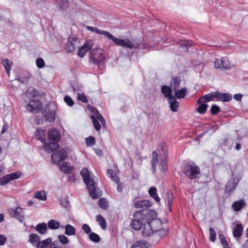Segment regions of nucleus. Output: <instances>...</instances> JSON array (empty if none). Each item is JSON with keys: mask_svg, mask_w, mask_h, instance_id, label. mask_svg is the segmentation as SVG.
I'll list each match as a JSON object with an SVG mask.
<instances>
[{"mask_svg": "<svg viewBox=\"0 0 248 248\" xmlns=\"http://www.w3.org/2000/svg\"><path fill=\"white\" fill-rule=\"evenodd\" d=\"M155 211L151 210L138 211L134 214V219L131 220L130 226L135 230H140L146 221L153 219Z\"/></svg>", "mask_w": 248, "mask_h": 248, "instance_id": "obj_1", "label": "nucleus"}, {"mask_svg": "<svg viewBox=\"0 0 248 248\" xmlns=\"http://www.w3.org/2000/svg\"><path fill=\"white\" fill-rule=\"evenodd\" d=\"M161 150L162 151L163 155L160 153L159 157L158 154L155 151L152 153V158L151 160L152 170L154 173L156 172V166L158 163V167L161 172H165L168 170V163L166 160L167 148L165 144H162Z\"/></svg>", "mask_w": 248, "mask_h": 248, "instance_id": "obj_2", "label": "nucleus"}, {"mask_svg": "<svg viewBox=\"0 0 248 248\" xmlns=\"http://www.w3.org/2000/svg\"><path fill=\"white\" fill-rule=\"evenodd\" d=\"M87 29L93 32H94L98 34L104 35L108 38L116 45L123 47L131 49L134 47L133 42L128 38L122 39L114 37L112 34L108 31H102L98 28L91 26H88Z\"/></svg>", "mask_w": 248, "mask_h": 248, "instance_id": "obj_3", "label": "nucleus"}, {"mask_svg": "<svg viewBox=\"0 0 248 248\" xmlns=\"http://www.w3.org/2000/svg\"><path fill=\"white\" fill-rule=\"evenodd\" d=\"M183 172L190 180L196 179L201 173L200 168L194 163H188L183 168Z\"/></svg>", "mask_w": 248, "mask_h": 248, "instance_id": "obj_4", "label": "nucleus"}, {"mask_svg": "<svg viewBox=\"0 0 248 248\" xmlns=\"http://www.w3.org/2000/svg\"><path fill=\"white\" fill-rule=\"evenodd\" d=\"M90 62L100 67L105 61V56L100 48H96L91 50L89 53Z\"/></svg>", "mask_w": 248, "mask_h": 248, "instance_id": "obj_5", "label": "nucleus"}, {"mask_svg": "<svg viewBox=\"0 0 248 248\" xmlns=\"http://www.w3.org/2000/svg\"><path fill=\"white\" fill-rule=\"evenodd\" d=\"M155 214L154 217L153 219L149 220V223L152 227V229L154 233L158 231L161 227L164 226H166L168 222V220L166 218L164 219L163 222L159 218H155Z\"/></svg>", "mask_w": 248, "mask_h": 248, "instance_id": "obj_6", "label": "nucleus"}, {"mask_svg": "<svg viewBox=\"0 0 248 248\" xmlns=\"http://www.w3.org/2000/svg\"><path fill=\"white\" fill-rule=\"evenodd\" d=\"M8 213L11 217L17 219L20 222L24 219V214L21 207L17 206L15 208H11L8 210Z\"/></svg>", "mask_w": 248, "mask_h": 248, "instance_id": "obj_7", "label": "nucleus"}, {"mask_svg": "<svg viewBox=\"0 0 248 248\" xmlns=\"http://www.w3.org/2000/svg\"><path fill=\"white\" fill-rule=\"evenodd\" d=\"M93 42L92 40H87L85 42L84 44L81 47H79L78 52V55L81 58L84 57L86 54L87 52L91 49Z\"/></svg>", "mask_w": 248, "mask_h": 248, "instance_id": "obj_8", "label": "nucleus"}, {"mask_svg": "<svg viewBox=\"0 0 248 248\" xmlns=\"http://www.w3.org/2000/svg\"><path fill=\"white\" fill-rule=\"evenodd\" d=\"M79 42L78 39L77 38L70 36L67 40V43L65 44L64 49L67 53L73 52L76 46L78 45Z\"/></svg>", "mask_w": 248, "mask_h": 248, "instance_id": "obj_9", "label": "nucleus"}, {"mask_svg": "<svg viewBox=\"0 0 248 248\" xmlns=\"http://www.w3.org/2000/svg\"><path fill=\"white\" fill-rule=\"evenodd\" d=\"M48 138L49 142L58 143L61 138L60 132L55 128H52L48 130Z\"/></svg>", "mask_w": 248, "mask_h": 248, "instance_id": "obj_10", "label": "nucleus"}, {"mask_svg": "<svg viewBox=\"0 0 248 248\" xmlns=\"http://www.w3.org/2000/svg\"><path fill=\"white\" fill-rule=\"evenodd\" d=\"M42 106V102L37 99H33L30 101L27 106V108L30 111L38 112Z\"/></svg>", "mask_w": 248, "mask_h": 248, "instance_id": "obj_11", "label": "nucleus"}, {"mask_svg": "<svg viewBox=\"0 0 248 248\" xmlns=\"http://www.w3.org/2000/svg\"><path fill=\"white\" fill-rule=\"evenodd\" d=\"M153 204L152 202L148 200L137 201L134 202V206L137 208H142V210H148L147 208Z\"/></svg>", "mask_w": 248, "mask_h": 248, "instance_id": "obj_12", "label": "nucleus"}, {"mask_svg": "<svg viewBox=\"0 0 248 248\" xmlns=\"http://www.w3.org/2000/svg\"><path fill=\"white\" fill-rule=\"evenodd\" d=\"M216 95L217 92L202 95L199 98L197 102L199 103L201 102H204L206 103L210 101H214L215 98L217 99V96Z\"/></svg>", "mask_w": 248, "mask_h": 248, "instance_id": "obj_13", "label": "nucleus"}, {"mask_svg": "<svg viewBox=\"0 0 248 248\" xmlns=\"http://www.w3.org/2000/svg\"><path fill=\"white\" fill-rule=\"evenodd\" d=\"M43 114L46 121L52 122L55 119V112L54 111H50L48 108H45Z\"/></svg>", "mask_w": 248, "mask_h": 248, "instance_id": "obj_14", "label": "nucleus"}, {"mask_svg": "<svg viewBox=\"0 0 248 248\" xmlns=\"http://www.w3.org/2000/svg\"><path fill=\"white\" fill-rule=\"evenodd\" d=\"M246 205V203L243 199L235 201L232 205V209L235 212H238Z\"/></svg>", "mask_w": 248, "mask_h": 248, "instance_id": "obj_15", "label": "nucleus"}, {"mask_svg": "<svg viewBox=\"0 0 248 248\" xmlns=\"http://www.w3.org/2000/svg\"><path fill=\"white\" fill-rule=\"evenodd\" d=\"M154 233L151 226L149 221H146L143 225V228L142 231V234L145 237L150 236Z\"/></svg>", "mask_w": 248, "mask_h": 248, "instance_id": "obj_16", "label": "nucleus"}, {"mask_svg": "<svg viewBox=\"0 0 248 248\" xmlns=\"http://www.w3.org/2000/svg\"><path fill=\"white\" fill-rule=\"evenodd\" d=\"M217 100L222 102H229L232 99V95L228 93H221L217 92Z\"/></svg>", "mask_w": 248, "mask_h": 248, "instance_id": "obj_17", "label": "nucleus"}, {"mask_svg": "<svg viewBox=\"0 0 248 248\" xmlns=\"http://www.w3.org/2000/svg\"><path fill=\"white\" fill-rule=\"evenodd\" d=\"M35 136L37 139L40 140L42 142L46 141V131L42 129V127H39L36 130Z\"/></svg>", "mask_w": 248, "mask_h": 248, "instance_id": "obj_18", "label": "nucleus"}, {"mask_svg": "<svg viewBox=\"0 0 248 248\" xmlns=\"http://www.w3.org/2000/svg\"><path fill=\"white\" fill-rule=\"evenodd\" d=\"M59 147L58 143L49 142L45 144L44 148L45 151L48 153L53 152Z\"/></svg>", "mask_w": 248, "mask_h": 248, "instance_id": "obj_19", "label": "nucleus"}, {"mask_svg": "<svg viewBox=\"0 0 248 248\" xmlns=\"http://www.w3.org/2000/svg\"><path fill=\"white\" fill-rule=\"evenodd\" d=\"M161 91L164 94V96L168 98V99L173 98V96L172 95V90L170 87L164 85L161 88Z\"/></svg>", "mask_w": 248, "mask_h": 248, "instance_id": "obj_20", "label": "nucleus"}, {"mask_svg": "<svg viewBox=\"0 0 248 248\" xmlns=\"http://www.w3.org/2000/svg\"><path fill=\"white\" fill-rule=\"evenodd\" d=\"M243 231V228L242 225L241 224H237L233 231L234 237L235 238L240 237L242 234Z\"/></svg>", "mask_w": 248, "mask_h": 248, "instance_id": "obj_21", "label": "nucleus"}, {"mask_svg": "<svg viewBox=\"0 0 248 248\" xmlns=\"http://www.w3.org/2000/svg\"><path fill=\"white\" fill-rule=\"evenodd\" d=\"M199 107L197 108V111L201 114H203L205 113L207 110L208 105L204 102H201L200 103H197Z\"/></svg>", "mask_w": 248, "mask_h": 248, "instance_id": "obj_22", "label": "nucleus"}, {"mask_svg": "<svg viewBox=\"0 0 248 248\" xmlns=\"http://www.w3.org/2000/svg\"><path fill=\"white\" fill-rule=\"evenodd\" d=\"M169 229L167 225L166 226H163L160 229H158V231H156L155 233L160 238H163L167 235Z\"/></svg>", "mask_w": 248, "mask_h": 248, "instance_id": "obj_23", "label": "nucleus"}, {"mask_svg": "<svg viewBox=\"0 0 248 248\" xmlns=\"http://www.w3.org/2000/svg\"><path fill=\"white\" fill-rule=\"evenodd\" d=\"M148 192L150 196L152 197L155 202H160V198L157 194V189L155 187L153 186L150 187Z\"/></svg>", "mask_w": 248, "mask_h": 248, "instance_id": "obj_24", "label": "nucleus"}, {"mask_svg": "<svg viewBox=\"0 0 248 248\" xmlns=\"http://www.w3.org/2000/svg\"><path fill=\"white\" fill-rule=\"evenodd\" d=\"M169 100V103L170 104V108L173 112L177 111L179 108V103L176 99L173 97V98Z\"/></svg>", "mask_w": 248, "mask_h": 248, "instance_id": "obj_25", "label": "nucleus"}, {"mask_svg": "<svg viewBox=\"0 0 248 248\" xmlns=\"http://www.w3.org/2000/svg\"><path fill=\"white\" fill-rule=\"evenodd\" d=\"M96 221L98 223L102 229H106L107 225L106 220L101 215H99L96 216Z\"/></svg>", "mask_w": 248, "mask_h": 248, "instance_id": "obj_26", "label": "nucleus"}, {"mask_svg": "<svg viewBox=\"0 0 248 248\" xmlns=\"http://www.w3.org/2000/svg\"><path fill=\"white\" fill-rule=\"evenodd\" d=\"M64 233L67 235H74L76 234V231L73 226L67 224L65 227Z\"/></svg>", "mask_w": 248, "mask_h": 248, "instance_id": "obj_27", "label": "nucleus"}, {"mask_svg": "<svg viewBox=\"0 0 248 248\" xmlns=\"http://www.w3.org/2000/svg\"><path fill=\"white\" fill-rule=\"evenodd\" d=\"M181 77H176L173 79L171 87L174 91H177L179 90L181 82Z\"/></svg>", "mask_w": 248, "mask_h": 248, "instance_id": "obj_28", "label": "nucleus"}, {"mask_svg": "<svg viewBox=\"0 0 248 248\" xmlns=\"http://www.w3.org/2000/svg\"><path fill=\"white\" fill-rule=\"evenodd\" d=\"M51 243V239L49 238L42 241H39L36 246V248H45Z\"/></svg>", "mask_w": 248, "mask_h": 248, "instance_id": "obj_29", "label": "nucleus"}, {"mask_svg": "<svg viewBox=\"0 0 248 248\" xmlns=\"http://www.w3.org/2000/svg\"><path fill=\"white\" fill-rule=\"evenodd\" d=\"M107 175L108 177H109L112 181L115 182L116 183L118 184L119 182V178L117 176L116 173L114 170L111 169H108L107 170Z\"/></svg>", "mask_w": 248, "mask_h": 248, "instance_id": "obj_30", "label": "nucleus"}, {"mask_svg": "<svg viewBox=\"0 0 248 248\" xmlns=\"http://www.w3.org/2000/svg\"><path fill=\"white\" fill-rule=\"evenodd\" d=\"M12 62H11L8 59H5L2 62V64L4 68H5V70L7 73V74L9 76L10 72L11 69V67L12 66Z\"/></svg>", "mask_w": 248, "mask_h": 248, "instance_id": "obj_31", "label": "nucleus"}, {"mask_svg": "<svg viewBox=\"0 0 248 248\" xmlns=\"http://www.w3.org/2000/svg\"><path fill=\"white\" fill-rule=\"evenodd\" d=\"M34 197L42 201H46L47 199L46 194L45 191L43 190L35 192L34 194Z\"/></svg>", "mask_w": 248, "mask_h": 248, "instance_id": "obj_32", "label": "nucleus"}, {"mask_svg": "<svg viewBox=\"0 0 248 248\" xmlns=\"http://www.w3.org/2000/svg\"><path fill=\"white\" fill-rule=\"evenodd\" d=\"M80 174L82 177L84 182H86V181L90 178V171L87 168H83L81 170Z\"/></svg>", "mask_w": 248, "mask_h": 248, "instance_id": "obj_33", "label": "nucleus"}, {"mask_svg": "<svg viewBox=\"0 0 248 248\" xmlns=\"http://www.w3.org/2000/svg\"><path fill=\"white\" fill-rule=\"evenodd\" d=\"M66 163H63L60 166V170L65 173L69 174L73 170V168L71 167L67 166Z\"/></svg>", "mask_w": 248, "mask_h": 248, "instance_id": "obj_34", "label": "nucleus"}, {"mask_svg": "<svg viewBox=\"0 0 248 248\" xmlns=\"http://www.w3.org/2000/svg\"><path fill=\"white\" fill-rule=\"evenodd\" d=\"M90 118L93 121V126L95 129L97 131H99L101 128V125L99 123L98 120L94 115H91Z\"/></svg>", "mask_w": 248, "mask_h": 248, "instance_id": "obj_35", "label": "nucleus"}, {"mask_svg": "<svg viewBox=\"0 0 248 248\" xmlns=\"http://www.w3.org/2000/svg\"><path fill=\"white\" fill-rule=\"evenodd\" d=\"M46 229L47 226L45 223H39L36 227V230L42 234L45 233Z\"/></svg>", "mask_w": 248, "mask_h": 248, "instance_id": "obj_36", "label": "nucleus"}, {"mask_svg": "<svg viewBox=\"0 0 248 248\" xmlns=\"http://www.w3.org/2000/svg\"><path fill=\"white\" fill-rule=\"evenodd\" d=\"M173 195L172 192H169L167 194V200L168 204V207L170 211L172 210V205L173 203Z\"/></svg>", "mask_w": 248, "mask_h": 248, "instance_id": "obj_37", "label": "nucleus"}, {"mask_svg": "<svg viewBox=\"0 0 248 248\" xmlns=\"http://www.w3.org/2000/svg\"><path fill=\"white\" fill-rule=\"evenodd\" d=\"M48 227L49 229L56 230L59 228L60 223L54 219H51L48 222Z\"/></svg>", "mask_w": 248, "mask_h": 248, "instance_id": "obj_38", "label": "nucleus"}, {"mask_svg": "<svg viewBox=\"0 0 248 248\" xmlns=\"http://www.w3.org/2000/svg\"><path fill=\"white\" fill-rule=\"evenodd\" d=\"M147 243L143 241H137L135 242L131 248H147Z\"/></svg>", "mask_w": 248, "mask_h": 248, "instance_id": "obj_39", "label": "nucleus"}, {"mask_svg": "<svg viewBox=\"0 0 248 248\" xmlns=\"http://www.w3.org/2000/svg\"><path fill=\"white\" fill-rule=\"evenodd\" d=\"M52 161L55 164L60 163L62 162V159L59 155V153L57 152L53 153L51 155Z\"/></svg>", "mask_w": 248, "mask_h": 248, "instance_id": "obj_40", "label": "nucleus"}, {"mask_svg": "<svg viewBox=\"0 0 248 248\" xmlns=\"http://www.w3.org/2000/svg\"><path fill=\"white\" fill-rule=\"evenodd\" d=\"M175 92V95L178 99L183 98L186 95V89L185 88H183L179 91L178 90Z\"/></svg>", "mask_w": 248, "mask_h": 248, "instance_id": "obj_41", "label": "nucleus"}, {"mask_svg": "<svg viewBox=\"0 0 248 248\" xmlns=\"http://www.w3.org/2000/svg\"><path fill=\"white\" fill-rule=\"evenodd\" d=\"M232 67V64L229 60L226 57L222 58V69H228Z\"/></svg>", "mask_w": 248, "mask_h": 248, "instance_id": "obj_42", "label": "nucleus"}, {"mask_svg": "<svg viewBox=\"0 0 248 248\" xmlns=\"http://www.w3.org/2000/svg\"><path fill=\"white\" fill-rule=\"evenodd\" d=\"M218 237L221 244L223 246V248H230L225 236L223 234L220 233L218 234Z\"/></svg>", "mask_w": 248, "mask_h": 248, "instance_id": "obj_43", "label": "nucleus"}, {"mask_svg": "<svg viewBox=\"0 0 248 248\" xmlns=\"http://www.w3.org/2000/svg\"><path fill=\"white\" fill-rule=\"evenodd\" d=\"M99 207L103 209H106L108 206V203L105 198H100L98 201Z\"/></svg>", "mask_w": 248, "mask_h": 248, "instance_id": "obj_44", "label": "nucleus"}, {"mask_svg": "<svg viewBox=\"0 0 248 248\" xmlns=\"http://www.w3.org/2000/svg\"><path fill=\"white\" fill-rule=\"evenodd\" d=\"M89 237L91 241L95 243L98 242L100 240L99 235L95 232H91L89 234Z\"/></svg>", "mask_w": 248, "mask_h": 248, "instance_id": "obj_45", "label": "nucleus"}, {"mask_svg": "<svg viewBox=\"0 0 248 248\" xmlns=\"http://www.w3.org/2000/svg\"><path fill=\"white\" fill-rule=\"evenodd\" d=\"M40 240V237L37 234L32 233L30 235L29 241L31 243L38 242Z\"/></svg>", "mask_w": 248, "mask_h": 248, "instance_id": "obj_46", "label": "nucleus"}, {"mask_svg": "<svg viewBox=\"0 0 248 248\" xmlns=\"http://www.w3.org/2000/svg\"><path fill=\"white\" fill-rule=\"evenodd\" d=\"M90 196L94 199H98L100 197L99 193L97 192L96 187L88 190Z\"/></svg>", "mask_w": 248, "mask_h": 248, "instance_id": "obj_47", "label": "nucleus"}, {"mask_svg": "<svg viewBox=\"0 0 248 248\" xmlns=\"http://www.w3.org/2000/svg\"><path fill=\"white\" fill-rule=\"evenodd\" d=\"M84 183L86 184L88 190H90L96 187L94 180L92 179L91 178H90L89 180H87L86 182H84Z\"/></svg>", "mask_w": 248, "mask_h": 248, "instance_id": "obj_48", "label": "nucleus"}, {"mask_svg": "<svg viewBox=\"0 0 248 248\" xmlns=\"http://www.w3.org/2000/svg\"><path fill=\"white\" fill-rule=\"evenodd\" d=\"M220 111L219 107L216 104H213L210 108V112L213 115H216Z\"/></svg>", "mask_w": 248, "mask_h": 248, "instance_id": "obj_49", "label": "nucleus"}, {"mask_svg": "<svg viewBox=\"0 0 248 248\" xmlns=\"http://www.w3.org/2000/svg\"><path fill=\"white\" fill-rule=\"evenodd\" d=\"M210 240L214 242L216 239V232L213 228H210L209 230Z\"/></svg>", "mask_w": 248, "mask_h": 248, "instance_id": "obj_50", "label": "nucleus"}, {"mask_svg": "<svg viewBox=\"0 0 248 248\" xmlns=\"http://www.w3.org/2000/svg\"><path fill=\"white\" fill-rule=\"evenodd\" d=\"M10 179L8 174L5 175L0 179V185H4L10 181Z\"/></svg>", "mask_w": 248, "mask_h": 248, "instance_id": "obj_51", "label": "nucleus"}, {"mask_svg": "<svg viewBox=\"0 0 248 248\" xmlns=\"http://www.w3.org/2000/svg\"><path fill=\"white\" fill-rule=\"evenodd\" d=\"M60 7L62 10H65L69 7V1L68 0H60Z\"/></svg>", "mask_w": 248, "mask_h": 248, "instance_id": "obj_52", "label": "nucleus"}, {"mask_svg": "<svg viewBox=\"0 0 248 248\" xmlns=\"http://www.w3.org/2000/svg\"><path fill=\"white\" fill-rule=\"evenodd\" d=\"M214 66L216 69H222V58L216 59L214 61Z\"/></svg>", "mask_w": 248, "mask_h": 248, "instance_id": "obj_53", "label": "nucleus"}, {"mask_svg": "<svg viewBox=\"0 0 248 248\" xmlns=\"http://www.w3.org/2000/svg\"><path fill=\"white\" fill-rule=\"evenodd\" d=\"M96 115L95 116L98 121H99L102 124L103 126H105L106 121L103 116L99 113V112L95 111Z\"/></svg>", "mask_w": 248, "mask_h": 248, "instance_id": "obj_54", "label": "nucleus"}, {"mask_svg": "<svg viewBox=\"0 0 248 248\" xmlns=\"http://www.w3.org/2000/svg\"><path fill=\"white\" fill-rule=\"evenodd\" d=\"M58 238L60 242L63 245L67 244L69 242L68 238L64 235H59Z\"/></svg>", "mask_w": 248, "mask_h": 248, "instance_id": "obj_55", "label": "nucleus"}, {"mask_svg": "<svg viewBox=\"0 0 248 248\" xmlns=\"http://www.w3.org/2000/svg\"><path fill=\"white\" fill-rule=\"evenodd\" d=\"M57 152L59 153V155L62 159V161L65 159L67 155L66 152L64 149H60L58 151H57Z\"/></svg>", "mask_w": 248, "mask_h": 248, "instance_id": "obj_56", "label": "nucleus"}, {"mask_svg": "<svg viewBox=\"0 0 248 248\" xmlns=\"http://www.w3.org/2000/svg\"><path fill=\"white\" fill-rule=\"evenodd\" d=\"M21 173L19 171H16L14 173L8 174L10 180H15L20 177Z\"/></svg>", "mask_w": 248, "mask_h": 248, "instance_id": "obj_57", "label": "nucleus"}, {"mask_svg": "<svg viewBox=\"0 0 248 248\" xmlns=\"http://www.w3.org/2000/svg\"><path fill=\"white\" fill-rule=\"evenodd\" d=\"M86 144L88 146H91L95 144V140L93 136H90L86 139Z\"/></svg>", "mask_w": 248, "mask_h": 248, "instance_id": "obj_58", "label": "nucleus"}, {"mask_svg": "<svg viewBox=\"0 0 248 248\" xmlns=\"http://www.w3.org/2000/svg\"><path fill=\"white\" fill-rule=\"evenodd\" d=\"M36 64L38 68H42L45 66V61L42 58H39L36 60Z\"/></svg>", "mask_w": 248, "mask_h": 248, "instance_id": "obj_59", "label": "nucleus"}, {"mask_svg": "<svg viewBox=\"0 0 248 248\" xmlns=\"http://www.w3.org/2000/svg\"><path fill=\"white\" fill-rule=\"evenodd\" d=\"M64 100L65 102L70 107L73 106L74 104V102L73 99L69 96H65L64 98Z\"/></svg>", "mask_w": 248, "mask_h": 248, "instance_id": "obj_60", "label": "nucleus"}, {"mask_svg": "<svg viewBox=\"0 0 248 248\" xmlns=\"http://www.w3.org/2000/svg\"><path fill=\"white\" fill-rule=\"evenodd\" d=\"M49 248H66L64 246H60L59 242L58 241H55L53 243L50 244Z\"/></svg>", "mask_w": 248, "mask_h": 248, "instance_id": "obj_61", "label": "nucleus"}, {"mask_svg": "<svg viewBox=\"0 0 248 248\" xmlns=\"http://www.w3.org/2000/svg\"><path fill=\"white\" fill-rule=\"evenodd\" d=\"M78 99L83 103H87L88 102L87 96H86L83 93L78 94Z\"/></svg>", "mask_w": 248, "mask_h": 248, "instance_id": "obj_62", "label": "nucleus"}, {"mask_svg": "<svg viewBox=\"0 0 248 248\" xmlns=\"http://www.w3.org/2000/svg\"><path fill=\"white\" fill-rule=\"evenodd\" d=\"M82 228L86 233L89 234V233H91V229L88 224H84L82 225Z\"/></svg>", "mask_w": 248, "mask_h": 248, "instance_id": "obj_63", "label": "nucleus"}, {"mask_svg": "<svg viewBox=\"0 0 248 248\" xmlns=\"http://www.w3.org/2000/svg\"><path fill=\"white\" fill-rule=\"evenodd\" d=\"M77 179V175L75 173L72 174L69 176L68 180L70 182H75Z\"/></svg>", "mask_w": 248, "mask_h": 248, "instance_id": "obj_64", "label": "nucleus"}]
</instances>
